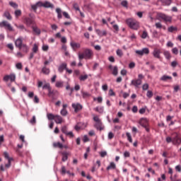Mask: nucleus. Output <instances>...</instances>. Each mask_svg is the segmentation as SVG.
Returning <instances> with one entry per match:
<instances>
[{"label": "nucleus", "instance_id": "1", "mask_svg": "<svg viewBox=\"0 0 181 181\" xmlns=\"http://www.w3.org/2000/svg\"><path fill=\"white\" fill-rule=\"evenodd\" d=\"M93 56H94V53L93 52V50L90 49H85L83 53L79 52L78 54L79 60H83V59H85L86 60H90L93 58Z\"/></svg>", "mask_w": 181, "mask_h": 181}, {"label": "nucleus", "instance_id": "2", "mask_svg": "<svg viewBox=\"0 0 181 181\" xmlns=\"http://www.w3.org/2000/svg\"><path fill=\"white\" fill-rule=\"evenodd\" d=\"M47 118L49 121H53L56 122V124H62L63 122V117L59 115H53V113H47Z\"/></svg>", "mask_w": 181, "mask_h": 181}, {"label": "nucleus", "instance_id": "3", "mask_svg": "<svg viewBox=\"0 0 181 181\" xmlns=\"http://www.w3.org/2000/svg\"><path fill=\"white\" fill-rule=\"evenodd\" d=\"M126 23L130 29H134V30H138V29H139V22L134 18L126 20Z\"/></svg>", "mask_w": 181, "mask_h": 181}, {"label": "nucleus", "instance_id": "4", "mask_svg": "<svg viewBox=\"0 0 181 181\" xmlns=\"http://www.w3.org/2000/svg\"><path fill=\"white\" fill-rule=\"evenodd\" d=\"M93 120L95 121V127L97 129H99V131H103V127L102 125H103V123L101 122V119H100V118L98 117V116H94L93 117Z\"/></svg>", "mask_w": 181, "mask_h": 181}, {"label": "nucleus", "instance_id": "5", "mask_svg": "<svg viewBox=\"0 0 181 181\" xmlns=\"http://www.w3.org/2000/svg\"><path fill=\"white\" fill-rule=\"evenodd\" d=\"M158 16L160 18V19H162L165 22H172V16H168L162 13H158Z\"/></svg>", "mask_w": 181, "mask_h": 181}, {"label": "nucleus", "instance_id": "6", "mask_svg": "<svg viewBox=\"0 0 181 181\" xmlns=\"http://www.w3.org/2000/svg\"><path fill=\"white\" fill-rule=\"evenodd\" d=\"M16 47H18V49H22V45H23V37H18L14 42Z\"/></svg>", "mask_w": 181, "mask_h": 181}, {"label": "nucleus", "instance_id": "7", "mask_svg": "<svg viewBox=\"0 0 181 181\" xmlns=\"http://www.w3.org/2000/svg\"><path fill=\"white\" fill-rule=\"evenodd\" d=\"M140 125L141 127H144V128H146V131L147 132H149V129L148 128V119L146 118H141L139 121Z\"/></svg>", "mask_w": 181, "mask_h": 181}, {"label": "nucleus", "instance_id": "8", "mask_svg": "<svg viewBox=\"0 0 181 181\" xmlns=\"http://www.w3.org/2000/svg\"><path fill=\"white\" fill-rule=\"evenodd\" d=\"M85 128H87V123L86 122L77 123L74 127V129L76 131H80V129H84Z\"/></svg>", "mask_w": 181, "mask_h": 181}, {"label": "nucleus", "instance_id": "9", "mask_svg": "<svg viewBox=\"0 0 181 181\" xmlns=\"http://www.w3.org/2000/svg\"><path fill=\"white\" fill-rule=\"evenodd\" d=\"M136 54L139 56H144V54H149V48H143L140 50H136Z\"/></svg>", "mask_w": 181, "mask_h": 181}, {"label": "nucleus", "instance_id": "10", "mask_svg": "<svg viewBox=\"0 0 181 181\" xmlns=\"http://www.w3.org/2000/svg\"><path fill=\"white\" fill-rule=\"evenodd\" d=\"M72 108H74L75 112H78V111L83 110V105L78 103H72Z\"/></svg>", "mask_w": 181, "mask_h": 181}, {"label": "nucleus", "instance_id": "11", "mask_svg": "<svg viewBox=\"0 0 181 181\" xmlns=\"http://www.w3.org/2000/svg\"><path fill=\"white\" fill-rule=\"evenodd\" d=\"M160 53H162V52L160 49L155 48L152 52V54L156 59H160Z\"/></svg>", "mask_w": 181, "mask_h": 181}, {"label": "nucleus", "instance_id": "12", "mask_svg": "<svg viewBox=\"0 0 181 181\" xmlns=\"http://www.w3.org/2000/svg\"><path fill=\"white\" fill-rule=\"evenodd\" d=\"M173 145H180L181 144V139L177 134H175V136L173 137Z\"/></svg>", "mask_w": 181, "mask_h": 181}, {"label": "nucleus", "instance_id": "13", "mask_svg": "<svg viewBox=\"0 0 181 181\" xmlns=\"http://www.w3.org/2000/svg\"><path fill=\"white\" fill-rule=\"evenodd\" d=\"M142 84V80L134 79L131 81L130 86H134V87H139Z\"/></svg>", "mask_w": 181, "mask_h": 181}, {"label": "nucleus", "instance_id": "14", "mask_svg": "<svg viewBox=\"0 0 181 181\" xmlns=\"http://www.w3.org/2000/svg\"><path fill=\"white\" fill-rule=\"evenodd\" d=\"M16 78V76H15V74L6 75L4 77V81H9V80L11 81H15Z\"/></svg>", "mask_w": 181, "mask_h": 181}, {"label": "nucleus", "instance_id": "15", "mask_svg": "<svg viewBox=\"0 0 181 181\" xmlns=\"http://www.w3.org/2000/svg\"><path fill=\"white\" fill-rule=\"evenodd\" d=\"M70 46L73 50H76V49H80V47H81V45L80 43L74 42H71Z\"/></svg>", "mask_w": 181, "mask_h": 181}, {"label": "nucleus", "instance_id": "16", "mask_svg": "<svg viewBox=\"0 0 181 181\" xmlns=\"http://www.w3.org/2000/svg\"><path fill=\"white\" fill-rule=\"evenodd\" d=\"M110 70L112 71V74L113 76H117L118 75V67L117 66H112V65L109 66Z\"/></svg>", "mask_w": 181, "mask_h": 181}, {"label": "nucleus", "instance_id": "17", "mask_svg": "<svg viewBox=\"0 0 181 181\" xmlns=\"http://www.w3.org/2000/svg\"><path fill=\"white\" fill-rule=\"evenodd\" d=\"M62 162H66V160H67V159H69V155H70V153L67 152V151H63L62 153Z\"/></svg>", "mask_w": 181, "mask_h": 181}, {"label": "nucleus", "instance_id": "18", "mask_svg": "<svg viewBox=\"0 0 181 181\" xmlns=\"http://www.w3.org/2000/svg\"><path fill=\"white\" fill-rule=\"evenodd\" d=\"M67 69V64L66 63H62L58 68V71H59V73H63V71H64V70H66Z\"/></svg>", "mask_w": 181, "mask_h": 181}, {"label": "nucleus", "instance_id": "19", "mask_svg": "<svg viewBox=\"0 0 181 181\" xmlns=\"http://www.w3.org/2000/svg\"><path fill=\"white\" fill-rule=\"evenodd\" d=\"M32 29L34 35L39 36V35L42 33V31L39 29V28H37V26H33Z\"/></svg>", "mask_w": 181, "mask_h": 181}, {"label": "nucleus", "instance_id": "20", "mask_svg": "<svg viewBox=\"0 0 181 181\" xmlns=\"http://www.w3.org/2000/svg\"><path fill=\"white\" fill-rule=\"evenodd\" d=\"M56 12L57 13L58 19H62V18H63V11H62V9L59 8H56Z\"/></svg>", "mask_w": 181, "mask_h": 181}, {"label": "nucleus", "instance_id": "21", "mask_svg": "<svg viewBox=\"0 0 181 181\" xmlns=\"http://www.w3.org/2000/svg\"><path fill=\"white\" fill-rule=\"evenodd\" d=\"M43 8H54V6L49 1L43 2Z\"/></svg>", "mask_w": 181, "mask_h": 181}, {"label": "nucleus", "instance_id": "22", "mask_svg": "<svg viewBox=\"0 0 181 181\" xmlns=\"http://www.w3.org/2000/svg\"><path fill=\"white\" fill-rule=\"evenodd\" d=\"M117 165L115 164L114 162H111L110 165L107 167L106 170H111V169H116Z\"/></svg>", "mask_w": 181, "mask_h": 181}, {"label": "nucleus", "instance_id": "23", "mask_svg": "<svg viewBox=\"0 0 181 181\" xmlns=\"http://www.w3.org/2000/svg\"><path fill=\"white\" fill-rule=\"evenodd\" d=\"M163 54L167 60H170L172 58V55H170V52L169 51H164Z\"/></svg>", "mask_w": 181, "mask_h": 181}, {"label": "nucleus", "instance_id": "24", "mask_svg": "<svg viewBox=\"0 0 181 181\" xmlns=\"http://www.w3.org/2000/svg\"><path fill=\"white\" fill-rule=\"evenodd\" d=\"M4 156V158L8 160V162H12V160H13V158L9 157V153H8V152L5 151Z\"/></svg>", "mask_w": 181, "mask_h": 181}, {"label": "nucleus", "instance_id": "25", "mask_svg": "<svg viewBox=\"0 0 181 181\" xmlns=\"http://www.w3.org/2000/svg\"><path fill=\"white\" fill-rule=\"evenodd\" d=\"M158 2H161L163 5L169 6L172 3V0H158Z\"/></svg>", "mask_w": 181, "mask_h": 181}, {"label": "nucleus", "instance_id": "26", "mask_svg": "<svg viewBox=\"0 0 181 181\" xmlns=\"http://www.w3.org/2000/svg\"><path fill=\"white\" fill-rule=\"evenodd\" d=\"M20 49H22L23 52L25 53H28V52H29V47L26 45V44H23Z\"/></svg>", "mask_w": 181, "mask_h": 181}, {"label": "nucleus", "instance_id": "27", "mask_svg": "<svg viewBox=\"0 0 181 181\" xmlns=\"http://www.w3.org/2000/svg\"><path fill=\"white\" fill-rule=\"evenodd\" d=\"M95 111L97 112H99V114H103L104 112V107L100 106V107H97L95 108Z\"/></svg>", "mask_w": 181, "mask_h": 181}, {"label": "nucleus", "instance_id": "28", "mask_svg": "<svg viewBox=\"0 0 181 181\" xmlns=\"http://www.w3.org/2000/svg\"><path fill=\"white\" fill-rule=\"evenodd\" d=\"M54 148H59V149H63V144L60 142H56L53 144Z\"/></svg>", "mask_w": 181, "mask_h": 181}, {"label": "nucleus", "instance_id": "29", "mask_svg": "<svg viewBox=\"0 0 181 181\" xmlns=\"http://www.w3.org/2000/svg\"><path fill=\"white\" fill-rule=\"evenodd\" d=\"M63 84H64V82L62 81H57L56 83H55V86L57 88H62L63 87Z\"/></svg>", "mask_w": 181, "mask_h": 181}, {"label": "nucleus", "instance_id": "30", "mask_svg": "<svg viewBox=\"0 0 181 181\" xmlns=\"http://www.w3.org/2000/svg\"><path fill=\"white\" fill-rule=\"evenodd\" d=\"M160 80L162 81H168V80H172V77L170 76H166V75H163L161 78Z\"/></svg>", "mask_w": 181, "mask_h": 181}, {"label": "nucleus", "instance_id": "31", "mask_svg": "<svg viewBox=\"0 0 181 181\" xmlns=\"http://www.w3.org/2000/svg\"><path fill=\"white\" fill-rule=\"evenodd\" d=\"M42 72L43 73V74H49L50 73V69H49V68H47L46 66H44L42 69Z\"/></svg>", "mask_w": 181, "mask_h": 181}, {"label": "nucleus", "instance_id": "32", "mask_svg": "<svg viewBox=\"0 0 181 181\" xmlns=\"http://www.w3.org/2000/svg\"><path fill=\"white\" fill-rule=\"evenodd\" d=\"M88 78V75L84 74V75H81L79 77L80 81H86Z\"/></svg>", "mask_w": 181, "mask_h": 181}, {"label": "nucleus", "instance_id": "33", "mask_svg": "<svg viewBox=\"0 0 181 181\" xmlns=\"http://www.w3.org/2000/svg\"><path fill=\"white\" fill-rule=\"evenodd\" d=\"M37 50H39V45L35 43L33 45V53H37Z\"/></svg>", "mask_w": 181, "mask_h": 181}, {"label": "nucleus", "instance_id": "34", "mask_svg": "<svg viewBox=\"0 0 181 181\" xmlns=\"http://www.w3.org/2000/svg\"><path fill=\"white\" fill-rule=\"evenodd\" d=\"M141 39H146L147 37H149L148 32H146V30H144L142 35H141Z\"/></svg>", "mask_w": 181, "mask_h": 181}, {"label": "nucleus", "instance_id": "35", "mask_svg": "<svg viewBox=\"0 0 181 181\" xmlns=\"http://www.w3.org/2000/svg\"><path fill=\"white\" fill-rule=\"evenodd\" d=\"M83 98H88V97H91V94L88 92H81Z\"/></svg>", "mask_w": 181, "mask_h": 181}, {"label": "nucleus", "instance_id": "36", "mask_svg": "<svg viewBox=\"0 0 181 181\" xmlns=\"http://www.w3.org/2000/svg\"><path fill=\"white\" fill-rule=\"evenodd\" d=\"M4 16L5 18H6V19H8V21H11L12 19V16H11V13H9V12L6 11L4 13Z\"/></svg>", "mask_w": 181, "mask_h": 181}, {"label": "nucleus", "instance_id": "37", "mask_svg": "<svg viewBox=\"0 0 181 181\" xmlns=\"http://www.w3.org/2000/svg\"><path fill=\"white\" fill-rule=\"evenodd\" d=\"M126 136L127 137V141H129V142H131V144H132V136H131V133L127 132Z\"/></svg>", "mask_w": 181, "mask_h": 181}, {"label": "nucleus", "instance_id": "38", "mask_svg": "<svg viewBox=\"0 0 181 181\" xmlns=\"http://www.w3.org/2000/svg\"><path fill=\"white\" fill-rule=\"evenodd\" d=\"M14 15L16 18H19V16L22 15V11L21 10H16L14 12Z\"/></svg>", "mask_w": 181, "mask_h": 181}, {"label": "nucleus", "instance_id": "39", "mask_svg": "<svg viewBox=\"0 0 181 181\" xmlns=\"http://www.w3.org/2000/svg\"><path fill=\"white\" fill-rule=\"evenodd\" d=\"M30 124H31V125H35L36 124V116H33L32 119H30L29 121Z\"/></svg>", "mask_w": 181, "mask_h": 181}, {"label": "nucleus", "instance_id": "40", "mask_svg": "<svg viewBox=\"0 0 181 181\" xmlns=\"http://www.w3.org/2000/svg\"><path fill=\"white\" fill-rule=\"evenodd\" d=\"M8 24L9 23H8V21H2L0 23V28H6Z\"/></svg>", "mask_w": 181, "mask_h": 181}, {"label": "nucleus", "instance_id": "41", "mask_svg": "<svg viewBox=\"0 0 181 181\" xmlns=\"http://www.w3.org/2000/svg\"><path fill=\"white\" fill-rule=\"evenodd\" d=\"M60 114H61V115H62L63 117H66V115H67V114H68L67 110H66V109H62V110L60 111Z\"/></svg>", "mask_w": 181, "mask_h": 181}, {"label": "nucleus", "instance_id": "42", "mask_svg": "<svg viewBox=\"0 0 181 181\" xmlns=\"http://www.w3.org/2000/svg\"><path fill=\"white\" fill-rule=\"evenodd\" d=\"M93 100L98 101L99 104H101V103H103V97L93 98Z\"/></svg>", "mask_w": 181, "mask_h": 181}, {"label": "nucleus", "instance_id": "43", "mask_svg": "<svg viewBox=\"0 0 181 181\" xmlns=\"http://www.w3.org/2000/svg\"><path fill=\"white\" fill-rule=\"evenodd\" d=\"M9 5L10 6H12V8H14V9H16L18 8V5L13 1H10Z\"/></svg>", "mask_w": 181, "mask_h": 181}, {"label": "nucleus", "instance_id": "44", "mask_svg": "<svg viewBox=\"0 0 181 181\" xmlns=\"http://www.w3.org/2000/svg\"><path fill=\"white\" fill-rule=\"evenodd\" d=\"M33 23V21H32V19L30 18H27L25 20V23L28 26H30V25H32V23Z\"/></svg>", "mask_w": 181, "mask_h": 181}, {"label": "nucleus", "instance_id": "45", "mask_svg": "<svg viewBox=\"0 0 181 181\" xmlns=\"http://www.w3.org/2000/svg\"><path fill=\"white\" fill-rule=\"evenodd\" d=\"M146 95H147L148 98H152V97L153 96V93H152L151 90H148Z\"/></svg>", "mask_w": 181, "mask_h": 181}, {"label": "nucleus", "instance_id": "46", "mask_svg": "<svg viewBox=\"0 0 181 181\" xmlns=\"http://www.w3.org/2000/svg\"><path fill=\"white\" fill-rule=\"evenodd\" d=\"M46 88L47 90H50V83H45L43 86H42V90H46Z\"/></svg>", "mask_w": 181, "mask_h": 181}, {"label": "nucleus", "instance_id": "47", "mask_svg": "<svg viewBox=\"0 0 181 181\" xmlns=\"http://www.w3.org/2000/svg\"><path fill=\"white\" fill-rule=\"evenodd\" d=\"M166 142H168V144H170V142L173 144V137H170V136L166 137Z\"/></svg>", "mask_w": 181, "mask_h": 181}, {"label": "nucleus", "instance_id": "48", "mask_svg": "<svg viewBox=\"0 0 181 181\" xmlns=\"http://www.w3.org/2000/svg\"><path fill=\"white\" fill-rule=\"evenodd\" d=\"M62 131L63 132V134H65V135L69 132H67V126H63L62 127Z\"/></svg>", "mask_w": 181, "mask_h": 181}, {"label": "nucleus", "instance_id": "49", "mask_svg": "<svg viewBox=\"0 0 181 181\" xmlns=\"http://www.w3.org/2000/svg\"><path fill=\"white\" fill-rule=\"evenodd\" d=\"M43 52H47L49 50V45H43L42 47Z\"/></svg>", "mask_w": 181, "mask_h": 181}, {"label": "nucleus", "instance_id": "50", "mask_svg": "<svg viewBox=\"0 0 181 181\" xmlns=\"http://www.w3.org/2000/svg\"><path fill=\"white\" fill-rule=\"evenodd\" d=\"M62 15L66 18V19H70V15H69V13L63 11Z\"/></svg>", "mask_w": 181, "mask_h": 181}, {"label": "nucleus", "instance_id": "51", "mask_svg": "<svg viewBox=\"0 0 181 181\" xmlns=\"http://www.w3.org/2000/svg\"><path fill=\"white\" fill-rule=\"evenodd\" d=\"M121 5L124 8H128V1H127V0H124L122 1Z\"/></svg>", "mask_w": 181, "mask_h": 181}, {"label": "nucleus", "instance_id": "52", "mask_svg": "<svg viewBox=\"0 0 181 181\" xmlns=\"http://www.w3.org/2000/svg\"><path fill=\"white\" fill-rule=\"evenodd\" d=\"M152 35L153 37H159V33L156 30H153Z\"/></svg>", "mask_w": 181, "mask_h": 181}, {"label": "nucleus", "instance_id": "53", "mask_svg": "<svg viewBox=\"0 0 181 181\" xmlns=\"http://www.w3.org/2000/svg\"><path fill=\"white\" fill-rule=\"evenodd\" d=\"M16 69H18V70H22V67H23L22 63H21V62L17 63V64H16Z\"/></svg>", "mask_w": 181, "mask_h": 181}, {"label": "nucleus", "instance_id": "54", "mask_svg": "<svg viewBox=\"0 0 181 181\" xmlns=\"http://www.w3.org/2000/svg\"><path fill=\"white\" fill-rule=\"evenodd\" d=\"M15 26L16 27L17 29H21V30H25V25H18L16 24Z\"/></svg>", "mask_w": 181, "mask_h": 181}, {"label": "nucleus", "instance_id": "55", "mask_svg": "<svg viewBox=\"0 0 181 181\" xmlns=\"http://www.w3.org/2000/svg\"><path fill=\"white\" fill-rule=\"evenodd\" d=\"M108 139H112L114 138V133L112 132H110L107 135Z\"/></svg>", "mask_w": 181, "mask_h": 181}, {"label": "nucleus", "instance_id": "56", "mask_svg": "<svg viewBox=\"0 0 181 181\" xmlns=\"http://www.w3.org/2000/svg\"><path fill=\"white\" fill-rule=\"evenodd\" d=\"M74 9H75V11H76L78 12L80 11V7H78V4H74Z\"/></svg>", "mask_w": 181, "mask_h": 181}, {"label": "nucleus", "instance_id": "57", "mask_svg": "<svg viewBox=\"0 0 181 181\" xmlns=\"http://www.w3.org/2000/svg\"><path fill=\"white\" fill-rule=\"evenodd\" d=\"M116 53H117V56H119V57H122V50H121V49H117V51H116Z\"/></svg>", "mask_w": 181, "mask_h": 181}, {"label": "nucleus", "instance_id": "58", "mask_svg": "<svg viewBox=\"0 0 181 181\" xmlns=\"http://www.w3.org/2000/svg\"><path fill=\"white\" fill-rule=\"evenodd\" d=\"M143 90L145 91L149 88V85L148 83H144L142 86Z\"/></svg>", "mask_w": 181, "mask_h": 181}, {"label": "nucleus", "instance_id": "59", "mask_svg": "<svg viewBox=\"0 0 181 181\" xmlns=\"http://www.w3.org/2000/svg\"><path fill=\"white\" fill-rule=\"evenodd\" d=\"M172 52L174 54H177L179 53V50L177 47L173 48Z\"/></svg>", "mask_w": 181, "mask_h": 181}, {"label": "nucleus", "instance_id": "60", "mask_svg": "<svg viewBox=\"0 0 181 181\" xmlns=\"http://www.w3.org/2000/svg\"><path fill=\"white\" fill-rule=\"evenodd\" d=\"M6 28H7L8 30H10V32H13V28H12V25H11V24L8 23Z\"/></svg>", "mask_w": 181, "mask_h": 181}, {"label": "nucleus", "instance_id": "61", "mask_svg": "<svg viewBox=\"0 0 181 181\" xmlns=\"http://www.w3.org/2000/svg\"><path fill=\"white\" fill-rule=\"evenodd\" d=\"M6 28H7L8 30H10V32H13V28H12V25H11V24L8 23Z\"/></svg>", "mask_w": 181, "mask_h": 181}, {"label": "nucleus", "instance_id": "62", "mask_svg": "<svg viewBox=\"0 0 181 181\" xmlns=\"http://www.w3.org/2000/svg\"><path fill=\"white\" fill-rule=\"evenodd\" d=\"M36 5H37V8H40V7L43 6V2H42V1H37V2L36 3Z\"/></svg>", "mask_w": 181, "mask_h": 181}, {"label": "nucleus", "instance_id": "63", "mask_svg": "<svg viewBox=\"0 0 181 181\" xmlns=\"http://www.w3.org/2000/svg\"><path fill=\"white\" fill-rule=\"evenodd\" d=\"M100 155L101 158H104V157L107 156V151H102V152H100Z\"/></svg>", "mask_w": 181, "mask_h": 181}, {"label": "nucleus", "instance_id": "64", "mask_svg": "<svg viewBox=\"0 0 181 181\" xmlns=\"http://www.w3.org/2000/svg\"><path fill=\"white\" fill-rule=\"evenodd\" d=\"M175 170L177 172H181V165H178L175 166Z\"/></svg>", "mask_w": 181, "mask_h": 181}]
</instances>
